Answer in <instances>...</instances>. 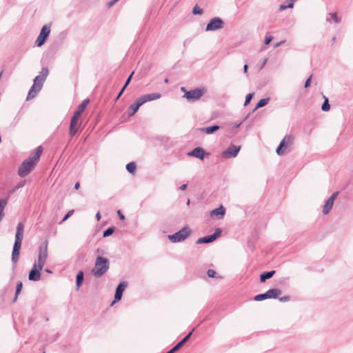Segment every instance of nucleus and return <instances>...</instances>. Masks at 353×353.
Masks as SVG:
<instances>
[{
    "label": "nucleus",
    "instance_id": "19",
    "mask_svg": "<svg viewBox=\"0 0 353 353\" xmlns=\"http://www.w3.org/2000/svg\"><path fill=\"white\" fill-rule=\"evenodd\" d=\"M161 94L160 93L155 92L142 95L139 97V99L141 100L142 104H144L146 102L159 99L161 98Z\"/></svg>",
    "mask_w": 353,
    "mask_h": 353
},
{
    "label": "nucleus",
    "instance_id": "36",
    "mask_svg": "<svg viewBox=\"0 0 353 353\" xmlns=\"http://www.w3.org/2000/svg\"><path fill=\"white\" fill-rule=\"evenodd\" d=\"M253 95H254V93H249L248 94L246 95L245 103H244L245 106L248 105L250 103V101L252 99Z\"/></svg>",
    "mask_w": 353,
    "mask_h": 353
},
{
    "label": "nucleus",
    "instance_id": "10",
    "mask_svg": "<svg viewBox=\"0 0 353 353\" xmlns=\"http://www.w3.org/2000/svg\"><path fill=\"white\" fill-rule=\"evenodd\" d=\"M294 142V137L292 135H285L282 141L280 142L279 146L276 148V152L278 155H283L285 151L283 148L290 147Z\"/></svg>",
    "mask_w": 353,
    "mask_h": 353
},
{
    "label": "nucleus",
    "instance_id": "58",
    "mask_svg": "<svg viewBox=\"0 0 353 353\" xmlns=\"http://www.w3.org/2000/svg\"><path fill=\"white\" fill-rule=\"evenodd\" d=\"M266 62H267V59H265L263 61V64H262V67H263V66L265 65Z\"/></svg>",
    "mask_w": 353,
    "mask_h": 353
},
{
    "label": "nucleus",
    "instance_id": "8",
    "mask_svg": "<svg viewBox=\"0 0 353 353\" xmlns=\"http://www.w3.org/2000/svg\"><path fill=\"white\" fill-rule=\"evenodd\" d=\"M50 33V25H45L42 27L41 32L35 41V46L37 47L42 46L47 41Z\"/></svg>",
    "mask_w": 353,
    "mask_h": 353
},
{
    "label": "nucleus",
    "instance_id": "51",
    "mask_svg": "<svg viewBox=\"0 0 353 353\" xmlns=\"http://www.w3.org/2000/svg\"><path fill=\"white\" fill-rule=\"evenodd\" d=\"M187 188V184H183L180 186L179 189L181 190H185Z\"/></svg>",
    "mask_w": 353,
    "mask_h": 353
},
{
    "label": "nucleus",
    "instance_id": "3",
    "mask_svg": "<svg viewBox=\"0 0 353 353\" xmlns=\"http://www.w3.org/2000/svg\"><path fill=\"white\" fill-rule=\"evenodd\" d=\"M109 268V260L105 257L98 256L95 261L94 267L91 270V273L96 278H100L108 272Z\"/></svg>",
    "mask_w": 353,
    "mask_h": 353
},
{
    "label": "nucleus",
    "instance_id": "64",
    "mask_svg": "<svg viewBox=\"0 0 353 353\" xmlns=\"http://www.w3.org/2000/svg\"><path fill=\"white\" fill-rule=\"evenodd\" d=\"M43 353H46V352H43Z\"/></svg>",
    "mask_w": 353,
    "mask_h": 353
},
{
    "label": "nucleus",
    "instance_id": "56",
    "mask_svg": "<svg viewBox=\"0 0 353 353\" xmlns=\"http://www.w3.org/2000/svg\"><path fill=\"white\" fill-rule=\"evenodd\" d=\"M3 215V212L0 211V221L2 220Z\"/></svg>",
    "mask_w": 353,
    "mask_h": 353
},
{
    "label": "nucleus",
    "instance_id": "1",
    "mask_svg": "<svg viewBox=\"0 0 353 353\" xmlns=\"http://www.w3.org/2000/svg\"><path fill=\"white\" fill-rule=\"evenodd\" d=\"M42 147L39 146L34 154H31L28 159H25L18 169V174L21 177H25L28 175L34 169L38 163L42 153Z\"/></svg>",
    "mask_w": 353,
    "mask_h": 353
},
{
    "label": "nucleus",
    "instance_id": "17",
    "mask_svg": "<svg viewBox=\"0 0 353 353\" xmlns=\"http://www.w3.org/2000/svg\"><path fill=\"white\" fill-rule=\"evenodd\" d=\"M89 103V99H86L83 100L77 107V110L74 112L73 116L72 117L71 119L76 121L78 122L79 117L82 114L83 112L84 111L85 108H86L87 105Z\"/></svg>",
    "mask_w": 353,
    "mask_h": 353
},
{
    "label": "nucleus",
    "instance_id": "20",
    "mask_svg": "<svg viewBox=\"0 0 353 353\" xmlns=\"http://www.w3.org/2000/svg\"><path fill=\"white\" fill-rule=\"evenodd\" d=\"M194 330V329H192V331L189 332L181 341H179L176 345H174L166 353H174L179 350L189 340Z\"/></svg>",
    "mask_w": 353,
    "mask_h": 353
},
{
    "label": "nucleus",
    "instance_id": "62",
    "mask_svg": "<svg viewBox=\"0 0 353 353\" xmlns=\"http://www.w3.org/2000/svg\"><path fill=\"white\" fill-rule=\"evenodd\" d=\"M190 203V199H188V201H187V204L189 205Z\"/></svg>",
    "mask_w": 353,
    "mask_h": 353
},
{
    "label": "nucleus",
    "instance_id": "6",
    "mask_svg": "<svg viewBox=\"0 0 353 353\" xmlns=\"http://www.w3.org/2000/svg\"><path fill=\"white\" fill-rule=\"evenodd\" d=\"M206 92L205 88H195L190 91H185L183 97L188 101H195L199 100Z\"/></svg>",
    "mask_w": 353,
    "mask_h": 353
},
{
    "label": "nucleus",
    "instance_id": "41",
    "mask_svg": "<svg viewBox=\"0 0 353 353\" xmlns=\"http://www.w3.org/2000/svg\"><path fill=\"white\" fill-rule=\"evenodd\" d=\"M273 37L272 36H266L265 38L264 43L265 45H268L272 40Z\"/></svg>",
    "mask_w": 353,
    "mask_h": 353
},
{
    "label": "nucleus",
    "instance_id": "49",
    "mask_svg": "<svg viewBox=\"0 0 353 353\" xmlns=\"http://www.w3.org/2000/svg\"><path fill=\"white\" fill-rule=\"evenodd\" d=\"M287 8H288V6L286 5H284V4H281L279 6V10H285Z\"/></svg>",
    "mask_w": 353,
    "mask_h": 353
},
{
    "label": "nucleus",
    "instance_id": "2",
    "mask_svg": "<svg viewBox=\"0 0 353 353\" xmlns=\"http://www.w3.org/2000/svg\"><path fill=\"white\" fill-rule=\"evenodd\" d=\"M24 225L23 223L19 222L16 228L15 241L13 245L12 252V261L16 264L19 259L22 240L23 238Z\"/></svg>",
    "mask_w": 353,
    "mask_h": 353
},
{
    "label": "nucleus",
    "instance_id": "23",
    "mask_svg": "<svg viewBox=\"0 0 353 353\" xmlns=\"http://www.w3.org/2000/svg\"><path fill=\"white\" fill-rule=\"evenodd\" d=\"M219 125H211V126H208V127H205V128H200V130L201 132H203L206 134H212L214 133V132H216V130H218L219 129Z\"/></svg>",
    "mask_w": 353,
    "mask_h": 353
},
{
    "label": "nucleus",
    "instance_id": "55",
    "mask_svg": "<svg viewBox=\"0 0 353 353\" xmlns=\"http://www.w3.org/2000/svg\"><path fill=\"white\" fill-rule=\"evenodd\" d=\"M96 218H97V221H99L101 219V214L99 212L96 214Z\"/></svg>",
    "mask_w": 353,
    "mask_h": 353
},
{
    "label": "nucleus",
    "instance_id": "11",
    "mask_svg": "<svg viewBox=\"0 0 353 353\" xmlns=\"http://www.w3.org/2000/svg\"><path fill=\"white\" fill-rule=\"evenodd\" d=\"M43 266H39V264L34 263L32 270L29 272L28 279L30 281H37L41 279V271L42 270Z\"/></svg>",
    "mask_w": 353,
    "mask_h": 353
},
{
    "label": "nucleus",
    "instance_id": "30",
    "mask_svg": "<svg viewBox=\"0 0 353 353\" xmlns=\"http://www.w3.org/2000/svg\"><path fill=\"white\" fill-rule=\"evenodd\" d=\"M324 98H325V101L321 105V109L323 111L326 112L330 109V103L328 101V99L326 97H324Z\"/></svg>",
    "mask_w": 353,
    "mask_h": 353
},
{
    "label": "nucleus",
    "instance_id": "34",
    "mask_svg": "<svg viewBox=\"0 0 353 353\" xmlns=\"http://www.w3.org/2000/svg\"><path fill=\"white\" fill-rule=\"evenodd\" d=\"M203 12V9L199 7L197 5H196L192 9V13L194 14H202Z\"/></svg>",
    "mask_w": 353,
    "mask_h": 353
},
{
    "label": "nucleus",
    "instance_id": "24",
    "mask_svg": "<svg viewBox=\"0 0 353 353\" xmlns=\"http://www.w3.org/2000/svg\"><path fill=\"white\" fill-rule=\"evenodd\" d=\"M275 274L274 270L264 272L260 275L261 282H265L267 279L272 278Z\"/></svg>",
    "mask_w": 353,
    "mask_h": 353
},
{
    "label": "nucleus",
    "instance_id": "31",
    "mask_svg": "<svg viewBox=\"0 0 353 353\" xmlns=\"http://www.w3.org/2000/svg\"><path fill=\"white\" fill-rule=\"evenodd\" d=\"M49 73V70L47 68H43L40 72V74L41 76V80H46Z\"/></svg>",
    "mask_w": 353,
    "mask_h": 353
},
{
    "label": "nucleus",
    "instance_id": "53",
    "mask_svg": "<svg viewBox=\"0 0 353 353\" xmlns=\"http://www.w3.org/2000/svg\"><path fill=\"white\" fill-rule=\"evenodd\" d=\"M241 125V122L238 123H236L234 124L233 127H234V128H238Z\"/></svg>",
    "mask_w": 353,
    "mask_h": 353
},
{
    "label": "nucleus",
    "instance_id": "48",
    "mask_svg": "<svg viewBox=\"0 0 353 353\" xmlns=\"http://www.w3.org/2000/svg\"><path fill=\"white\" fill-rule=\"evenodd\" d=\"M288 6V8H292L294 6V0L290 1V3L286 5Z\"/></svg>",
    "mask_w": 353,
    "mask_h": 353
},
{
    "label": "nucleus",
    "instance_id": "37",
    "mask_svg": "<svg viewBox=\"0 0 353 353\" xmlns=\"http://www.w3.org/2000/svg\"><path fill=\"white\" fill-rule=\"evenodd\" d=\"M74 213V210H71L67 212V214L64 216L63 219L61 221L60 223L65 221L70 216H72Z\"/></svg>",
    "mask_w": 353,
    "mask_h": 353
},
{
    "label": "nucleus",
    "instance_id": "13",
    "mask_svg": "<svg viewBox=\"0 0 353 353\" xmlns=\"http://www.w3.org/2000/svg\"><path fill=\"white\" fill-rule=\"evenodd\" d=\"M241 150V146L231 145L222 152V157L225 159L236 157Z\"/></svg>",
    "mask_w": 353,
    "mask_h": 353
},
{
    "label": "nucleus",
    "instance_id": "43",
    "mask_svg": "<svg viewBox=\"0 0 353 353\" xmlns=\"http://www.w3.org/2000/svg\"><path fill=\"white\" fill-rule=\"evenodd\" d=\"M290 297L289 296H285L279 298V301L281 302H286V301H290Z\"/></svg>",
    "mask_w": 353,
    "mask_h": 353
},
{
    "label": "nucleus",
    "instance_id": "32",
    "mask_svg": "<svg viewBox=\"0 0 353 353\" xmlns=\"http://www.w3.org/2000/svg\"><path fill=\"white\" fill-rule=\"evenodd\" d=\"M114 231V228H112V227H110L108 228H107L105 230L103 231V237H107V236H109L110 235H112L113 234Z\"/></svg>",
    "mask_w": 353,
    "mask_h": 353
},
{
    "label": "nucleus",
    "instance_id": "14",
    "mask_svg": "<svg viewBox=\"0 0 353 353\" xmlns=\"http://www.w3.org/2000/svg\"><path fill=\"white\" fill-rule=\"evenodd\" d=\"M128 286V283L125 281L121 282L117 287L115 294H114V299L111 303V305L114 304L115 303L120 301L123 296V292L125 290V289Z\"/></svg>",
    "mask_w": 353,
    "mask_h": 353
},
{
    "label": "nucleus",
    "instance_id": "46",
    "mask_svg": "<svg viewBox=\"0 0 353 353\" xmlns=\"http://www.w3.org/2000/svg\"><path fill=\"white\" fill-rule=\"evenodd\" d=\"M125 88H124V86H123V88H121V90H120V92H119L116 99H118L121 96V94H123V91L125 90Z\"/></svg>",
    "mask_w": 353,
    "mask_h": 353
},
{
    "label": "nucleus",
    "instance_id": "35",
    "mask_svg": "<svg viewBox=\"0 0 353 353\" xmlns=\"http://www.w3.org/2000/svg\"><path fill=\"white\" fill-rule=\"evenodd\" d=\"M8 204V201L6 199H0V211L3 212L4 208Z\"/></svg>",
    "mask_w": 353,
    "mask_h": 353
},
{
    "label": "nucleus",
    "instance_id": "27",
    "mask_svg": "<svg viewBox=\"0 0 353 353\" xmlns=\"http://www.w3.org/2000/svg\"><path fill=\"white\" fill-rule=\"evenodd\" d=\"M269 101H270V98L261 99L256 103L254 110L266 105L268 103Z\"/></svg>",
    "mask_w": 353,
    "mask_h": 353
},
{
    "label": "nucleus",
    "instance_id": "25",
    "mask_svg": "<svg viewBox=\"0 0 353 353\" xmlns=\"http://www.w3.org/2000/svg\"><path fill=\"white\" fill-rule=\"evenodd\" d=\"M83 281V272L79 271L76 276L77 290H78Z\"/></svg>",
    "mask_w": 353,
    "mask_h": 353
},
{
    "label": "nucleus",
    "instance_id": "50",
    "mask_svg": "<svg viewBox=\"0 0 353 353\" xmlns=\"http://www.w3.org/2000/svg\"><path fill=\"white\" fill-rule=\"evenodd\" d=\"M23 185H24V182H20L17 184L16 188L17 189V188H22V187H23Z\"/></svg>",
    "mask_w": 353,
    "mask_h": 353
},
{
    "label": "nucleus",
    "instance_id": "12",
    "mask_svg": "<svg viewBox=\"0 0 353 353\" xmlns=\"http://www.w3.org/2000/svg\"><path fill=\"white\" fill-rule=\"evenodd\" d=\"M221 233V230L220 228H216L213 234L198 239L196 243L201 244L212 243L220 236Z\"/></svg>",
    "mask_w": 353,
    "mask_h": 353
},
{
    "label": "nucleus",
    "instance_id": "29",
    "mask_svg": "<svg viewBox=\"0 0 353 353\" xmlns=\"http://www.w3.org/2000/svg\"><path fill=\"white\" fill-rule=\"evenodd\" d=\"M126 170L130 174H134L136 170V163L134 162H130L126 165Z\"/></svg>",
    "mask_w": 353,
    "mask_h": 353
},
{
    "label": "nucleus",
    "instance_id": "63",
    "mask_svg": "<svg viewBox=\"0 0 353 353\" xmlns=\"http://www.w3.org/2000/svg\"><path fill=\"white\" fill-rule=\"evenodd\" d=\"M117 2L119 1V0H116Z\"/></svg>",
    "mask_w": 353,
    "mask_h": 353
},
{
    "label": "nucleus",
    "instance_id": "45",
    "mask_svg": "<svg viewBox=\"0 0 353 353\" xmlns=\"http://www.w3.org/2000/svg\"><path fill=\"white\" fill-rule=\"evenodd\" d=\"M285 42V40H283V41H279V42H278V43H276L274 45V48H278V47H279L280 46L283 45Z\"/></svg>",
    "mask_w": 353,
    "mask_h": 353
},
{
    "label": "nucleus",
    "instance_id": "18",
    "mask_svg": "<svg viewBox=\"0 0 353 353\" xmlns=\"http://www.w3.org/2000/svg\"><path fill=\"white\" fill-rule=\"evenodd\" d=\"M43 86H41V83H33V85L31 86L28 95L26 100H30L36 97V95L40 92Z\"/></svg>",
    "mask_w": 353,
    "mask_h": 353
},
{
    "label": "nucleus",
    "instance_id": "22",
    "mask_svg": "<svg viewBox=\"0 0 353 353\" xmlns=\"http://www.w3.org/2000/svg\"><path fill=\"white\" fill-rule=\"evenodd\" d=\"M225 214V209L223 205L212 210L210 212V216L212 217H216L218 219H221L223 217Z\"/></svg>",
    "mask_w": 353,
    "mask_h": 353
},
{
    "label": "nucleus",
    "instance_id": "38",
    "mask_svg": "<svg viewBox=\"0 0 353 353\" xmlns=\"http://www.w3.org/2000/svg\"><path fill=\"white\" fill-rule=\"evenodd\" d=\"M330 15L336 23H339L341 21L340 18L337 17L336 12L330 13Z\"/></svg>",
    "mask_w": 353,
    "mask_h": 353
},
{
    "label": "nucleus",
    "instance_id": "28",
    "mask_svg": "<svg viewBox=\"0 0 353 353\" xmlns=\"http://www.w3.org/2000/svg\"><path fill=\"white\" fill-rule=\"evenodd\" d=\"M23 288V283L21 281H18L17 286H16V292H15V296L13 299V302H15L18 298V295L20 294L21 290Z\"/></svg>",
    "mask_w": 353,
    "mask_h": 353
},
{
    "label": "nucleus",
    "instance_id": "52",
    "mask_svg": "<svg viewBox=\"0 0 353 353\" xmlns=\"http://www.w3.org/2000/svg\"><path fill=\"white\" fill-rule=\"evenodd\" d=\"M248 69V64H245L244 66H243V72H244V73H247Z\"/></svg>",
    "mask_w": 353,
    "mask_h": 353
},
{
    "label": "nucleus",
    "instance_id": "40",
    "mask_svg": "<svg viewBox=\"0 0 353 353\" xmlns=\"http://www.w3.org/2000/svg\"><path fill=\"white\" fill-rule=\"evenodd\" d=\"M312 75H310V76L307 79V80L305 81V85H304V87H305V88H308V87L310 85L311 80H312Z\"/></svg>",
    "mask_w": 353,
    "mask_h": 353
},
{
    "label": "nucleus",
    "instance_id": "5",
    "mask_svg": "<svg viewBox=\"0 0 353 353\" xmlns=\"http://www.w3.org/2000/svg\"><path fill=\"white\" fill-rule=\"evenodd\" d=\"M281 293V290L279 288L270 289L263 294L256 295L254 300L256 301H261L267 299H276Z\"/></svg>",
    "mask_w": 353,
    "mask_h": 353
},
{
    "label": "nucleus",
    "instance_id": "44",
    "mask_svg": "<svg viewBox=\"0 0 353 353\" xmlns=\"http://www.w3.org/2000/svg\"><path fill=\"white\" fill-rule=\"evenodd\" d=\"M117 214L121 220L125 219V216L121 213V212L120 210L117 211Z\"/></svg>",
    "mask_w": 353,
    "mask_h": 353
},
{
    "label": "nucleus",
    "instance_id": "15",
    "mask_svg": "<svg viewBox=\"0 0 353 353\" xmlns=\"http://www.w3.org/2000/svg\"><path fill=\"white\" fill-rule=\"evenodd\" d=\"M187 154L189 157H193L200 160H203L206 156L209 155V153L205 152L201 147H196L190 151Z\"/></svg>",
    "mask_w": 353,
    "mask_h": 353
},
{
    "label": "nucleus",
    "instance_id": "33",
    "mask_svg": "<svg viewBox=\"0 0 353 353\" xmlns=\"http://www.w3.org/2000/svg\"><path fill=\"white\" fill-rule=\"evenodd\" d=\"M207 274L210 278H218V277H219L217 275L216 272L214 270H212V269H209L208 270V272H207Z\"/></svg>",
    "mask_w": 353,
    "mask_h": 353
},
{
    "label": "nucleus",
    "instance_id": "9",
    "mask_svg": "<svg viewBox=\"0 0 353 353\" xmlns=\"http://www.w3.org/2000/svg\"><path fill=\"white\" fill-rule=\"evenodd\" d=\"M48 258V241H44L41 243L39 248L38 261L37 263L39 266H44L46 259Z\"/></svg>",
    "mask_w": 353,
    "mask_h": 353
},
{
    "label": "nucleus",
    "instance_id": "7",
    "mask_svg": "<svg viewBox=\"0 0 353 353\" xmlns=\"http://www.w3.org/2000/svg\"><path fill=\"white\" fill-rule=\"evenodd\" d=\"M224 21L222 19L219 17H214L211 19L205 27V30L207 32H214L219 30H221L224 26Z\"/></svg>",
    "mask_w": 353,
    "mask_h": 353
},
{
    "label": "nucleus",
    "instance_id": "47",
    "mask_svg": "<svg viewBox=\"0 0 353 353\" xmlns=\"http://www.w3.org/2000/svg\"><path fill=\"white\" fill-rule=\"evenodd\" d=\"M117 2V1L116 0H112V1H110L108 3V6L109 8H110V7L113 6H114Z\"/></svg>",
    "mask_w": 353,
    "mask_h": 353
},
{
    "label": "nucleus",
    "instance_id": "54",
    "mask_svg": "<svg viewBox=\"0 0 353 353\" xmlns=\"http://www.w3.org/2000/svg\"><path fill=\"white\" fill-rule=\"evenodd\" d=\"M80 187V183L79 182H77L75 184H74V188L76 190H78Z\"/></svg>",
    "mask_w": 353,
    "mask_h": 353
},
{
    "label": "nucleus",
    "instance_id": "26",
    "mask_svg": "<svg viewBox=\"0 0 353 353\" xmlns=\"http://www.w3.org/2000/svg\"><path fill=\"white\" fill-rule=\"evenodd\" d=\"M77 124V121L74 120H70V128H69V134L70 136H74L77 132V129L75 128V125Z\"/></svg>",
    "mask_w": 353,
    "mask_h": 353
},
{
    "label": "nucleus",
    "instance_id": "57",
    "mask_svg": "<svg viewBox=\"0 0 353 353\" xmlns=\"http://www.w3.org/2000/svg\"><path fill=\"white\" fill-rule=\"evenodd\" d=\"M181 90L182 92H184V94L185 93V91H187V90H186V89H185V88H184V87H181Z\"/></svg>",
    "mask_w": 353,
    "mask_h": 353
},
{
    "label": "nucleus",
    "instance_id": "42",
    "mask_svg": "<svg viewBox=\"0 0 353 353\" xmlns=\"http://www.w3.org/2000/svg\"><path fill=\"white\" fill-rule=\"evenodd\" d=\"M133 74H134V72H132L130 74V75L128 77V79H126L125 83V84L123 85L124 88H126L128 86V85L130 83V81L132 79V77Z\"/></svg>",
    "mask_w": 353,
    "mask_h": 353
},
{
    "label": "nucleus",
    "instance_id": "39",
    "mask_svg": "<svg viewBox=\"0 0 353 353\" xmlns=\"http://www.w3.org/2000/svg\"><path fill=\"white\" fill-rule=\"evenodd\" d=\"M41 78L42 77H41V75L37 76L34 78V83H41V86H43L45 80H41L42 79Z\"/></svg>",
    "mask_w": 353,
    "mask_h": 353
},
{
    "label": "nucleus",
    "instance_id": "21",
    "mask_svg": "<svg viewBox=\"0 0 353 353\" xmlns=\"http://www.w3.org/2000/svg\"><path fill=\"white\" fill-rule=\"evenodd\" d=\"M142 103L141 100L138 98L132 104H131L128 110V114L129 117H132L134 115V114L138 111L139 107L142 105Z\"/></svg>",
    "mask_w": 353,
    "mask_h": 353
},
{
    "label": "nucleus",
    "instance_id": "16",
    "mask_svg": "<svg viewBox=\"0 0 353 353\" xmlns=\"http://www.w3.org/2000/svg\"><path fill=\"white\" fill-rule=\"evenodd\" d=\"M338 194V192H335L327 199L323 208V214H328L331 210L333 207L334 200L336 199Z\"/></svg>",
    "mask_w": 353,
    "mask_h": 353
},
{
    "label": "nucleus",
    "instance_id": "59",
    "mask_svg": "<svg viewBox=\"0 0 353 353\" xmlns=\"http://www.w3.org/2000/svg\"><path fill=\"white\" fill-rule=\"evenodd\" d=\"M45 271L48 273H52V271L48 269H46Z\"/></svg>",
    "mask_w": 353,
    "mask_h": 353
},
{
    "label": "nucleus",
    "instance_id": "4",
    "mask_svg": "<svg viewBox=\"0 0 353 353\" xmlns=\"http://www.w3.org/2000/svg\"><path fill=\"white\" fill-rule=\"evenodd\" d=\"M191 233L190 228L188 226H185L174 234L168 235V238L172 243H179L188 239Z\"/></svg>",
    "mask_w": 353,
    "mask_h": 353
},
{
    "label": "nucleus",
    "instance_id": "61",
    "mask_svg": "<svg viewBox=\"0 0 353 353\" xmlns=\"http://www.w3.org/2000/svg\"><path fill=\"white\" fill-rule=\"evenodd\" d=\"M164 82H165V83H168V79H165L164 80Z\"/></svg>",
    "mask_w": 353,
    "mask_h": 353
},
{
    "label": "nucleus",
    "instance_id": "60",
    "mask_svg": "<svg viewBox=\"0 0 353 353\" xmlns=\"http://www.w3.org/2000/svg\"><path fill=\"white\" fill-rule=\"evenodd\" d=\"M332 40V42H334L336 41V37H333Z\"/></svg>",
    "mask_w": 353,
    "mask_h": 353
}]
</instances>
